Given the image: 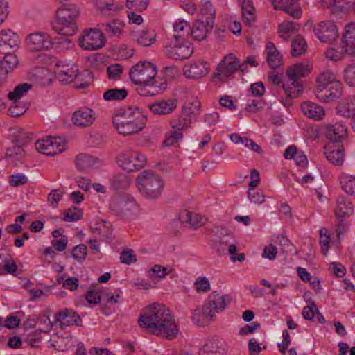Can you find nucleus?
I'll use <instances>...</instances> for the list:
<instances>
[{
    "label": "nucleus",
    "instance_id": "1",
    "mask_svg": "<svg viewBox=\"0 0 355 355\" xmlns=\"http://www.w3.org/2000/svg\"><path fill=\"white\" fill-rule=\"evenodd\" d=\"M138 324L148 332L168 340L175 338L179 332L171 311L160 304L155 303L146 307L138 319Z\"/></svg>",
    "mask_w": 355,
    "mask_h": 355
},
{
    "label": "nucleus",
    "instance_id": "2",
    "mask_svg": "<svg viewBox=\"0 0 355 355\" xmlns=\"http://www.w3.org/2000/svg\"><path fill=\"white\" fill-rule=\"evenodd\" d=\"M131 81L137 85V93L143 96L157 95L165 90L166 83L158 81L156 67L150 62H139L130 69Z\"/></svg>",
    "mask_w": 355,
    "mask_h": 355
},
{
    "label": "nucleus",
    "instance_id": "3",
    "mask_svg": "<svg viewBox=\"0 0 355 355\" xmlns=\"http://www.w3.org/2000/svg\"><path fill=\"white\" fill-rule=\"evenodd\" d=\"M146 121V115L137 107H121L113 115L114 128L123 135L140 132L145 127Z\"/></svg>",
    "mask_w": 355,
    "mask_h": 355
},
{
    "label": "nucleus",
    "instance_id": "4",
    "mask_svg": "<svg viewBox=\"0 0 355 355\" xmlns=\"http://www.w3.org/2000/svg\"><path fill=\"white\" fill-rule=\"evenodd\" d=\"M232 297L229 295L221 292L214 291L211 293L201 308L195 310L193 320L200 322L197 316L201 315L202 319L205 321H213L216 313L223 312L230 304Z\"/></svg>",
    "mask_w": 355,
    "mask_h": 355
},
{
    "label": "nucleus",
    "instance_id": "5",
    "mask_svg": "<svg viewBox=\"0 0 355 355\" xmlns=\"http://www.w3.org/2000/svg\"><path fill=\"white\" fill-rule=\"evenodd\" d=\"M136 182L139 192L146 199L159 198L164 188L162 177L150 171H144L140 173L136 179Z\"/></svg>",
    "mask_w": 355,
    "mask_h": 355
},
{
    "label": "nucleus",
    "instance_id": "6",
    "mask_svg": "<svg viewBox=\"0 0 355 355\" xmlns=\"http://www.w3.org/2000/svg\"><path fill=\"white\" fill-rule=\"evenodd\" d=\"M79 16V10L73 4H63L56 11L58 24L53 29L59 34L72 36L77 31L76 19Z\"/></svg>",
    "mask_w": 355,
    "mask_h": 355
},
{
    "label": "nucleus",
    "instance_id": "7",
    "mask_svg": "<svg viewBox=\"0 0 355 355\" xmlns=\"http://www.w3.org/2000/svg\"><path fill=\"white\" fill-rule=\"evenodd\" d=\"M164 52L170 58L182 60L191 57L193 47L191 43L182 39V35H173L166 44Z\"/></svg>",
    "mask_w": 355,
    "mask_h": 355
},
{
    "label": "nucleus",
    "instance_id": "8",
    "mask_svg": "<svg viewBox=\"0 0 355 355\" xmlns=\"http://www.w3.org/2000/svg\"><path fill=\"white\" fill-rule=\"evenodd\" d=\"M24 43L31 52L49 51L55 44L49 33L42 31L28 34L24 40Z\"/></svg>",
    "mask_w": 355,
    "mask_h": 355
},
{
    "label": "nucleus",
    "instance_id": "9",
    "mask_svg": "<svg viewBox=\"0 0 355 355\" xmlns=\"http://www.w3.org/2000/svg\"><path fill=\"white\" fill-rule=\"evenodd\" d=\"M79 42L83 49L94 51L105 45L106 38L103 31L98 27V28L85 30L83 35L79 38Z\"/></svg>",
    "mask_w": 355,
    "mask_h": 355
},
{
    "label": "nucleus",
    "instance_id": "10",
    "mask_svg": "<svg viewBox=\"0 0 355 355\" xmlns=\"http://www.w3.org/2000/svg\"><path fill=\"white\" fill-rule=\"evenodd\" d=\"M117 163L124 170L135 171L145 166L146 157L138 151L125 152L117 157Z\"/></svg>",
    "mask_w": 355,
    "mask_h": 355
},
{
    "label": "nucleus",
    "instance_id": "11",
    "mask_svg": "<svg viewBox=\"0 0 355 355\" xmlns=\"http://www.w3.org/2000/svg\"><path fill=\"white\" fill-rule=\"evenodd\" d=\"M110 210L116 215H127L137 208L133 198L126 194H117L114 196L109 205Z\"/></svg>",
    "mask_w": 355,
    "mask_h": 355
},
{
    "label": "nucleus",
    "instance_id": "12",
    "mask_svg": "<svg viewBox=\"0 0 355 355\" xmlns=\"http://www.w3.org/2000/svg\"><path fill=\"white\" fill-rule=\"evenodd\" d=\"M241 67L239 60L233 54L226 55L216 68L214 76L220 80L225 82Z\"/></svg>",
    "mask_w": 355,
    "mask_h": 355
},
{
    "label": "nucleus",
    "instance_id": "13",
    "mask_svg": "<svg viewBox=\"0 0 355 355\" xmlns=\"http://www.w3.org/2000/svg\"><path fill=\"white\" fill-rule=\"evenodd\" d=\"M35 147L40 153L51 156L64 150V146L61 144V139L52 137L37 141Z\"/></svg>",
    "mask_w": 355,
    "mask_h": 355
},
{
    "label": "nucleus",
    "instance_id": "14",
    "mask_svg": "<svg viewBox=\"0 0 355 355\" xmlns=\"http://www.w3.org/2000/svg\"><path fill=\"white\" fill-rule=\"evenodd\" d=\"M210 70L208 62L202 60H193L184 67V74L189 79H199L207 76Z\"/></svg>",
    "mask_w": 355,
    "mask_h": 355
},
{
    "label": "nucleus",
    "instance_id": "15",
    "mask_svg": "<svg viewBox=\"0 0 355 355\" xmlns=\"http://www.w3.org/2000/svg\"><path fill=\"white\" fill-rule=\"evenodd\" d=\"M313 31L318 38L324 43H331L338 37V29L331 21H321Z\"/></svg>",
    "mask_w": 355,
    "mask_h": 355
},
{
    "label": "nucleus",
    "instance_id": "16",
    "mask_svg": "<svg viewBox=\"0 0 355 355\" xmlns=\"http://www.w3.org/2000/svg\"><path fill=\"white\" fill-rule=\"evenodd\" d=\"M287 78L286 82L282 85L286 98L280 100L285 107L290 106L292 103L291 99L297 97L303 90L302 80H297L291 77Z\"/></svg>",
    "mask_w": 355,
    "mask_h": 355
},
{
    "label": "nucleus",
    "instance_id": "17",
    "mask_svg": "<svg viewBox=\"0 0 355 355\" xmlns=\"http://www.w3.org/2000/svg\"><path fill=\"white\" fill-rule=\"evenodd\" d=\"M342 91L343 84L340 80H337L333 82L332 84L325 87L324 89L316 90L315 95L320 101L329 103L340 97L342 94Z\"/></svg>",
    "mask_w": 355,
    "mask_h": 355
},
{
    "label": "nucleus",
    "instance_id": "18",
    "mask_svg": "<svg viewBox=\"0 0 355 355\" xmlns=\"http://www.w3.org/2000/svg\"><path fill=\"white\" fill-rule=\"evenodd\" d=\"M325 135L327 139L332 144L341 142L347 136V128L340 123L327 124L324 126Z\"/></svg>",
    "mask_w": 355,
    "mask_h": 355
},
{
    "label": "nucleus",
    "instance_id": "19",
    "mask_svg": "<svg viewBox=\"0 0 355 355\" xmlns=\"http://www.w3.org/2000/svg\"><path fill=\"white\" fill-rule=\"evenodd\" d=\"M178 107V100L168 98L157 101L148 105L150 110L157 115H167L172 113Z\"/></svg>",
    "mask_w": 355,
    "mask_h": 355
},
{
    "label": "nucleus",
    "instance_id": "20",
    "mask_svg": "<svg viewBox=\"0 0 355 355\" xmlns=\"http://www.w3.org/2000/svg\"><path fill=\"white\" fill-rule=\"evenodd\" d=\"M275 10H282L293 18H300L302 10L297 1L271 0Z\"/></svg>",
    "mask_w": 355,
    "mask_h": 355
},
{
    "label": "nucleus",
    "instance_id": "21",
    "mask_svg": "<svg viewBox=\"0 0 355 355\" xmlns=\"http://www.w3.org/2000/svg\"><path fill=\"white\" fill-rule=\"evenodd\" d=\"M18 35L10 29L0 31V53L10 51L18 46Z\"/></svg>",
    "mask_w": 355,
    "mask_h": 355
},
{
    "label": "nucleus",
    "instance_id": "22",
    "mask_svg": "<svg viewBox=\"0 0 355 355\" xmlns=\"http://www.w3.org/2000/svg\"><path fill=\"white\" fill-rule=\"evenodd\" d=\"M96 119L93 110L87 107L76 111L72 116V122L79 127H87L91 125Z\"/></svg>",
    "mask_w": 355,
    "mask_h": 355
},
{
    "label": "nucleus",
    "instance_id": "23",
    "mask_svg": "<svg viewBox=\"0 0 355 355\" xmlns=\"http://www.w3.org/2000/svg\"><path fill=\"white\" fill-rule=\"evenodd\" d=\"M55 320L63 327L81 326L82 320L80 315L72 309H65L55 315Z\"/></svg>",
    "mask_w": 355,
    "mask_h": 355
},
{
    "label": "nucleus",
    "instance_id": "24",
    "mask_svg": "<svg viewBox=\"0 0 355 355\" xmlns=\"http://www.w3.org/2000/svg\"><path fill=\"white\" fill-rule=\"evenodd\" d=\"M336 114L345 118L355 116V95L340 100L336 108Z\"/></svg>",
    "mask_w": 355,
    "mask_h": 355
},
{
    "label": "nucleus",
    "instance_id": "25",
    "mask_svg": "<svg viewBox=\"0 0 355 355\" xmlns=\"http://www.w3.org/2000/svg\"><path fill=\"white\" fill-rule=\"evenodd\" d=\"M132 39L143 46H150L155 43L157 37L155 31L150 28H145L132 32Z\"/></svg>",
    "mask_w": 355,
    "mask_h": 355
},
{
    "label": "nucleus",
    "instance_id": "26",
    "mask_svg": "<svg viewBox=\"0 0 355 355\" xmlns=\"http://www.w3.org/2000/svg\"><path fill=\"white\" fill-rule=\"evenodd\" d=\"M213 26V21H205L203 19H200L194 24L191 30V35L196 40H203L206 38L207 33L211 31Z\"/></svg>",
    "mask_w": 355,
    "mask_h": 355
},
{
    "label": "nucleus",
    "instance_id": "27",
    "mask_svg": "<svg viewBox=\"0 0 355 355\" xmlns=\"http://www.w3.org/2000/svg\"><path fill=\"white\" fill-rule=\"evenodd\" d=\"M324 155L327 159L336 166L343 165L345 157L343 146L335 144L327 146Z\"/></svg>",
    "mask_w": 355,
    "mask_h": 355
},
{
    "label": "nucleus",
    "instance_id": "28",
    "mask_svg": "<svg viewBox=\"0 0 355 355\" xmlns=\"http://www.w3.org/2000/svg\"><path fill=\"white\" fill-rule=\"evenodd\" d=\"M301 110L306 116L315 121L322 120L325 116L324 108L312 102H305L302 103Z\"/></svg>",
    "mask_w": 355,
    "mask_h": 355
},
{
    "label": "nucleus",
    "instance_id": "29",
    "mask_svg": "<svg viewBox=\"0 0 355 355\" xmlns=\"http://www.w3.org/2000/svg\"><path fill=\"white\" fill-rule=\"evenodd\" d=\"M343 43L345 44V51L349 55H355V22L345 26Z\"/></svg>",
    "mask_w": 355,
    "mask_h": 355
},
{
    "label": "nucleus",
    "instance_id": "30",
    "mask_svg": "<svg viewBox=\"0 0 355 355\" xmlns=\"http://www.w3.org/2000/svg\"><path fill=\"white\" fill-rule=\"evenodd\" d=\"M103 30L108 37H119L122 34L123 24L118 19H113L110 22L99 24L97 25Z\"/></svg>",
    "mask_w": 355,
    "mask_h": 355
},
{
    "label": "nucleus",
    "instance_id": "31",
    "mask_svg": "<svg viewBox=\"0 0 355 355\" xmlns=\"http://www.w3.org/2000/svg\"><path fill=\"white\" fill-rule=\"evenodd\" d=\"M353 205L347 198L340 196L338 198L337 206L335 209V214L337 218L349 216L353 213Z\"/></svg>",
    "mask_w": 355,
    "mask_h": 355
},
{
    "label": "nucleus",
    "instance_id": "32",
    "mask_svg": "<svg viewBox=\"0 0 355 355\" xmlns=\"http://www.w3.org/2000/svg\"><path fill=\"white\" fill-rule=\"evenodd\" d=\"M266 51L267 62L272 69L279 67L282 64V56L272 42L267 43Z\"/></svg>",
    "mask_w": 355,
    "mask_h": 355
},
{
    "label": "nucleus",
    "instance_id": "33",
    "mask_svg": "<svg viewBox=\"0 0 355 355\" xmlns=\"http://www.w3.org/2000/svg\"><path fill=\"white\" fill-rule=\"evenodd\" d=\"M311 67L309 64L298 63L289 67L286 71L287 77L302 80L301 78L307 76L311 71Z\"/></svg>",
    "mask_w": 355,
    "mask_h": 355
},
{
    "label": "nucleus",
    "instance_id": "34",
    "mask_svg": "<svg viewBox=\"0 0 355 355\" xmlns=\"http://www.w3.org/2000/svg\"><path fill=\"white\" fill-rule=\"evenodd\" d=\"M180 218L183 223L189 224L194 229L201 227L206 221V218L203 216L189 211H184L182 212Z\"/></svg>",
    "mask_w": 355,
    "mask_h": 355
},
{
    "label": "nucleus",
    "instance_id": "35",
    "mask_svg": "<svg viewBox=\"0 0 355 355\" xmlns=\"http://www.w3.org/2000/svg\"><path fill=\"white\" fill-rule=\"evenodd\" d=\"M242 17L245 24L251 26L256 21L255 10L250 0H243L242 6Z\"/></svg>",
    "mask_w": 355,
    "mask_h": 355
},
{
    "label": "nucleus",
    "instance_id": "36",
    "mask_svg": "<svg viewBox=\"0 0 355 355\" xmlns=\"http://www.w3.org/2000/svg\"><path fill=\"white\" fill-rule=\"evenodd\" d=\"M128 91L125 88H110L105 90L103 98L105 101H121L126 98Z\"/></svg>",
    "mask_w": 355,
    "mask_h": 355
},
{
    "label": "nucleus",
    "instance_id": "37",
    "mask_svg": "<svg viewBox=\"0 0 355 355\" xmlns=\"http://www.w3.org/2000/svg\"><path fill=\"white\" fill-rule=\"evenodd\" d=\"M338 80L336 73L331 70L327 69L323 71L316 79L317 81V90L324 89L325 87L329 85Z\"/></svg>",
    "mask_w": 355,
    "mask_h": 355
},
{
    "label": "nucleus",
    "instance_id": "38",
    "mask_svg": "<svg viewBox=\"0 0 355 355\" xmlns=\"http://www.w3.org/2000/svg\"><path fill=\"white\" fill-rule=\"evenodd\" d=\"M298 31V25L293 21H284L279 25L278 33L281 38L287 40Z\"/></svg>",
    "mask_w": 355,
    "mask_h": 355
},
{
    "label": "nucleus",
    "instance_id": "39",
    "mask_svg": "<svg viewBox=\"0 0 355 355\" xmlns=\"http://www.w3.org/2000/svg\"><path fill=\"white\" fill-rule=\"evenodd\" d=\"M77 67H67L64 69H60L58 72L57 76L60 82L64 84H69L72 83L76 79V78L77 77Z\"/></svg>",
    "mask_w": 355,
    "mask_h": 355
},
{
    "label": "nucleus",
    "instance_id": "40",
    "mask_svg": "<svg viewBox=\"0 0 355 355\" xmlns=\"http://www.w3.org/2000/svg\"><path fill=\"white\" fill-rule=\"evenodd\" d=\"M342 189L349 195H355V175L343 173L340 177Z\"/></svg>",
    "mask_w": 355,
    "mask_h": 355
},
{
    "label": "nucleus",
    "instance_id": "41",
    "mask_svg": "<svg viewBox=\"0 0 355 355\" xmlns=\"http://www.w3.org/2000/svg\"><path fill=\"white\" fill-rule=\"evenodd\" d=\"M31 87L32 85L28 83L19 84L14 88L13 91L8 93V98L14 101L13 104H17V101L25 96Z\"/></svg>",
    "mask_w": 355,
    "mask_h": 355
},
{
    "label": "nucleus",
    "instance_id": "42",
    "mask_svg": "<svg viewBox=\"0 0 355 355\" xmlns=\"http://www.w3.org/2000/svg\"><path fill=\"white\" fill-rule=\"evenodd\" d=\"M201 103L197 98H188L182 107L184 114H187L192 118L193 116L198 114Z\"/></svg>",
    "mask_w": 355,
    "mask_h": 355
},
{
    "label": "nucleus",
    "instance_id": "43",
    "mask_svg": "<svg viewBox=\"0 0 355 355\" xmlns=\"http://www.w3.org/2000/svg\"><path fill=\"white\" fill-rule=\"evenodd\" d=\"M191 117L187 114H184L183 112H182L181 115L171 121V128L182 132L183 130L188 128L191 125Z\"/></svg>",
    "mask_w": 355,
    "mask_h": 355
},
{
    "label": "nucleus",
    "instance_id": "44",
    "mask_svg": "<svg viewBox=\"0 0 355 355\" xmlns=\"http://www.w3.org/2000/svg\"><path fill=\"white\" fill-rule=\"evenodd\" d=\"M221 349L219 341L211 340L207 341L199 351V355H220Z\"/></svg>",
    "mask_w": 355,
    "mask_h": 355
},
{
    "label": "nucleus",
    "instance_id": "45",
    "mask_svg": "<svg viewBox=\"0 0 355 355\" xmlns=\"http://www.w3.org/2000/svg\"><path fill=\"white\" fill-rule=\"evenodd\" d=\"M76 166L80 171H85L93 166L95 163V159L87 154H80L76 157Z\"/></svg>",
    "mask_w": 355,
    "mask_h": 355
},
{
    "label": "nucleus",
    "instance_id": "46",
    "mask_svg": "<svg viewBox=\"0 0 355 355\" xmlns=\"http://www.w3.org/2000/svg\"><path fill=\"white\" fill-rule=\"evenodd\" d=\"M200 15H201V19H203V20L214 22L215 10L209 1L205 0L201 1Z\"/></svg>",
    "mask_w": 355,
    "mask_h": 355
},
{
    "label": "nucleus",
    "instance_id": "47",
    "mask_svg": "<svg viewBox=\"0 0 355 355\" xmlns=\"http://www.w3.org/2000/svg\"><path fill=\"white\" fill-rule=\"evenodd\" d=\"M306 51V43L303 37L297 36L291 44V54L293 57H297Z\"/></svg>",
    "mask_w": 355,
    "mask_h": 355
},
{
    "label": "nucleus",
    "instance_id": "48",
    "mask_svg": "<svg viewBox=\"0 0 355 355\" xmlns=\"http://www.w3.org/2000/svg\"><path fill=\"white\" fill-rule=\"evenodd\" d=\"M130 184V179L125 174H119L111 180V187L114 190L123 189Z\"/></svg>",
    "mask_w": 355,
    "mask_h": 355
},
{
    "label": "nucleus",
    "instance_id": "49",
    "mask_svg": "<svg viewBox=\"0 0 355 355\" xmlns=\"http://www.w3.org/2000/svg\"><path fill=\"white\" fill-rule=\"evenodd\" d=\"M0 259H3L4 261V272L7 273L16 275L17 271V266L15 260L11 257L10 254H0Z\"/></svg>",
    "mask_w": 355,
    "mask_h": 355
},
{
    "label": "nucleus",
    "instance_id": "50",
    "mask_svg": "<svg viewBox=\"0 0 355 355\" xmlns=\"http://www.w3.org/2000/svg\"><path fill=\"white\" fill-rule=\"evenodd\" d=\"M182 132L176 129L170 130L166 135L164 144L166 146H175L182 139Z\"/></svg>",
    "mask_w": 355,
    "mask_h": 355
},
{
    "label": "nucleus",
    "instance_id": "51",
    "mask_svg": "<svg viewBox=\"0 0 355 355\" xmlns=\"http://www.w3.org/2000/svg\"><path fill=\"white\" fill-rule=\"evenodd\" d=\"M94 2L96 7L105 15L108 11L115 12L118 10V6L111 0H94ZM107 15L110 14L107 13Z\"/></svg>",
    "mask_w": 355,
    "mask_h": 355
},
{
    "label": "nucleus",
    "instance_id": "52",
    "mask_svg": "<svg viewBox=\"0 0 355 355\" xmlns=\"http://www.w3.org/2000/svg\"><path fill=\"white\" fill-rule=\"evenodd\" d=\"M3 54L5 55L2 60L1 59V61L2 62V65L4 66L8 73L18 64V58L15 55L10 53V51L7 53L6 52Z\"/></svg>",
    "mask_w": 355,
    "mask_h": 355
},
{
    "label": "nucleus",
    "instance_id": "53",
    "mask_svg": "<svg viewBox=\"0 0 355 355\" xmlns=\"http://www.w3.org/2000/svg\"><path fill=\"white\" fill-rule=\"evenodd\" d=\"M345 54H347L345 51V44L343 43V45L340 48L334 49L330 48L328 49L325 55L326 57L331 60L337 61L340 60Z\"/></svg>",
    "mask_w": 355,
    "mask_h": 355
},
{
    "label": "nucleus",
    "instance_id": "54",
    "mask_svg": "<svg viewBox=\"0 0 355 355\" xmlns=\"http://www.w3.org/2000/svg\"><path fill=\"white\" fill-rule=\"evenodd\" d=\"M21 144H17L12 148H8L6 152V158L12 161V159L21 160L24 157V150Z\"/></svg>",
    "mask_w": 355,
    "mask_h": 355
},
{
    "label": "nucleus",
    "instance_id": "55",
    "mask_svg": "<svg viewBox=\"0 0 355 355\" xmlns=\"http://www.w3.org/2000/svg\"><path fill=\"white\" fill-rule=\"evenodd\" d=\"M345 82L350 87H355V64H349L343 71Z\"/></svg>",
    "mask_w": 355,
    "mask_h": 355
},
{
    "label": "nucleus",
    "instance_id": "56",
    "mask_svg": "<svg viewBox=\"0 0 355 355\" xmlns=\"http://www.w3.org/2000/svg\"><path fill=\"white\" fill-rule=\"evenodd\" d=\"M173 28L174 31L177 33L175 35H182V39L185 35L189 34L191 30L190 24L184 20L176 21L173 24Z\"/></svg>",
    "mask_w": 355,
    "mask_h": 355
},
{
    "label": "nucleus",
    "instance_id": "57",
    "mask_svg": "<svg viewBox=\"0 0 355 355\" xmlns=\"http://www.w3.org/2000/svg\"><path fill=\"white\" fill-rule=\"evenodd\" d=\"M64 220L71 222L79 220L82 216V211L76 207H72L64 212Z\"/></svg>",
    "mask_w": 355,
    "mask_h": 355
},
{
    "label": "nucleus",
    "instance_id": "58",
    "mask_svg": "<svg viewBox=\"0 0 355 355\" xmlns=\"http://www.w3.org/2000/svg\"><path fill=\"white\" fill-rule=\"evenodd\" d=\"M123 71V67L120 64H114L107 68V75L110 79L118 80Z\"/></svg>",
    "mask_w": 355,
    "mask_h": 355
},
{
    "label": "nucleus",
    "instance_id": "59",
    "mask_svg": "<svg viewBox=\"0 0 355 355\" xmlns=\"http://www.w3.org/2000/svg\"><path fill=\"white\" fill-rule=\"evenodd\" d=\"M87 252V248L85 245L80 244L73 248L71 254L72 257L78 261H82L85 259Z\"/></svg>",
    "mask_w": 355,
    "mask_h": 355
},
{
    "label": "nucleus",
    "instance_id": "60",
    "mask_svg": "<svg viewBox=\"0 0 355 355\" xmlns=\"http://www.w3.org/2000/svg\"><path fill=\"white\" fill-rule=\"evenodd\" d=\"M28 182V178L22 173H17L10 177L9 183L13 187H19Z\"/></svg>",
    "mask_w": 355,
    "mask_h": 355
},
{
    "label": "nucleus",
    "instance_id": "61",
    "mask_svg": "<svg viewBox=\"0 0 355 355\" xmlns=\"http://www.w3.org/2000/svg\"><path fill=\"white\" fill-rule=\"evenodd\" d=\"M248 194L250 200L253 203L261 204L265 200L263 194L254 189H249Z\"/></svg>",
    "mask_w": 355,
    "mask_h": 355
},
{
    "label": "nucleus",
    "instance_id": "62",
    "mask_svg": "<svg viewBox=\"0 0 355 355\" xmlns=\"http://www.w3.org/2000/svg\"><path fill=\"white\" fill-rule=\"evenodd\" d=\"M148 4V0H127L126 1V6L128 8L140 11L146 9Z\"/></svg>",
    "mask_w": 355,
    "mask_h": 355
},
{
    "label": "nucleus",
    "instance_id": "63",
    "mask_svg": "<svg viewBox=\"0 0 355 355\" xmlns=\"http://www.w3.org/2000/svg\"><path fill=\"white\" fill-rule=\"evenodd\" d=\"M195 286L198 292H207L210 290V283L208 279L204 277L197 278Z\"/></svg>",
    "mask_w": 355,
    "mask_h": 355
},
{
    "label": "nucleus",
    "instance_id": "64",
    "mask_svg": "<svg viewBox=\"0 0 355 355\" xmlns=\"http://www.w3.org/2000/svg\"><path fill=\"white\" fill-rule=\"evenodd\" d=\"M260 328V324L258 322H252L247 324L239 329V334L240 336H246L249 334L254 333Z\"/></svg>",
    "mask_w": 355,
    "mask_h": 355
}]
</instances>
